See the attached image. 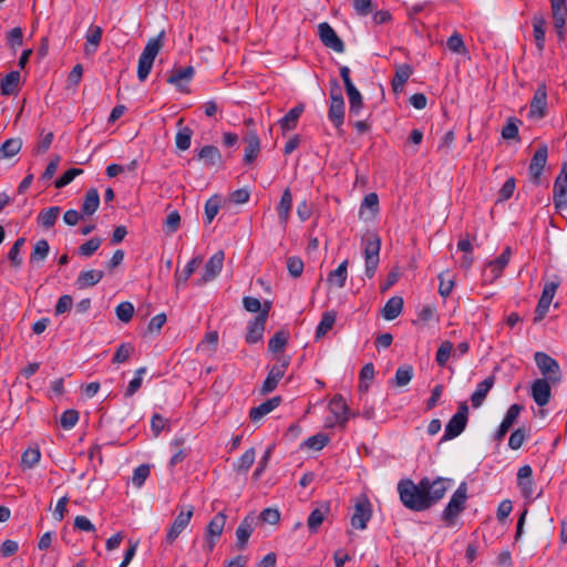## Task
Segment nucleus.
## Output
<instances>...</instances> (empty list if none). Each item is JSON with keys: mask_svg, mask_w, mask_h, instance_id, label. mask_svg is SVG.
<instances>
[{"mask_svg": "<svg viewBox=\"0 0 567 567\" xmlns=\"http://www.w3.org/2000/svg\"><path fill=\"white\" fill-rule=\"evenodd\" d=\"M450 480L423 477L417 484L411 478L398 483V493L402 504L414 512H423L439 503L449 488Z\"/></svg>", "mask_w": 567, "mask_h": 567, "instance_id": "1", "label": "nucleus"}, {"mask_svg": "<svg viewBox=\"0 0 567 567\" xmlns=\"http://www.w3.org/2000/svg\"><path fill=\"white\" fill-rule=\"evenodd\" d=\"M165 32L161 31L156 37L150 39L143 49L137 64V78L145 81L152 70L155 58L164 45Z\"/></svg>", "mask_w": 567, "mask_h": 567, "instance_id": "2", "label": "nucleus"}, {"mask_svg": "<svg viewBox=\"0 0 567 567\" xmlns=\"http://www.w3.org/2000/svg\"><path fill=\"white\" fill-rule=\"evenodd\" d=\"M362 243L364 245V274L371 279L375 275L380 262L381 238L377 233L372 231L362 237Z\"/></svg>", "mask_w": 567, "mask_h": 567, "instance_id": "3", "label": "nucleus"}, {"mask_svg": "<svg viewBox=\"0 0 567 567\" xmlns=\"http://www.w3.org/2000/svg\"><path fill=\"white\" fill-rule=\"evenodd\" d=\"M467 501V485L465 482L461 483L457 489L453 493L450 502L442 513V518L446 526H453L456 523L458 515L465 509Z\"/></svg>", "mask_w": 567, "mask_h": 567, "instance_id": "4", "label": "nucleus"}, {"mask_svg": "<svg viewBox=\"0 0 567 567\" xmlns=\"http://www.w3.org/2000/svg\"><path fill=\"white\" fill-rule=\"evenodd\" d=\"M290 360L291 359L289 355H284V354L276 355V363L270 368L268 375L262 383V386H261L262 394H268L277 388L279 381L284 378V375L287 371V368L290 364Z\"/></svg>", "mask_w": 567, "mask_h": 567, "instance_id": "5", "label": "nucleus"}, {"mask_svg": "<svg viewBox=\"0 0 567 567\" xmlns=\"http://www.w3.org/2000/svg\"><path fill=\"white\" fill-rule=\"evenodd\" d=\"M468 420V406L466 402H461L457 412L450 419L445 426L442 441H449L458 436L466 427Z\"/></svg>", "mask_w": 567, "mask_h": 567, "instance_id": "6", "label": "nucleus"}, {"mask_svg": "<svg viewBox=\"0 0 567 567\" xmlns=\"http://www.w3.org/2000/svg\"><path fill=\"white\" fill-rule=\"evenodd\" d=\"M537 368L543 374V379L551 381L553 384L561 380V371L558 362L549 354L538 351L534 355Z\"/></svg>", "mask_w": 567, "mask_h": 567, "instance_id": "7", "label": "nucleus"}, {"mask_svg": "<svg viewBox=\"0 0 567 567\" xmlns=\"http://www.w3.org/2000/svg\"><path fill=\"white\" fill-rule=\"evenodd\" d=\"M194 515V506L187 505L183 506L178 513V515L175 517L173 524L167 530L165 542L168 545H172L177 537L182 534V532L187 527L189 524L192 517Z\"/></svg>", "mask_w": 567, "mask_h": 567, "instance_id": "8", "label": "nucleus"}, {"mask_svg": "<svg viewBox=\"0 0 567 567\" xmlns=\"http://www.w3.org/2000/svg\"><path fill=\"white\" fill-rule=\"evenodd\" d=\"M547 115V85L542 82L533 95L529 105L528 118L542 120Z\"/></svg>", "mask_w": 567, "mask_h": 567, "instance_id": "9", "label": "nucleus"}, {"mask_svg": "<svg viewBox=\"0 0 567 567\" xmlns=\"http://www.w3.org/2000/svg\"><path fill=\"white\" fill-rule=\"evenodd\" d=\"M372 517V505L364 495L357 498L354 512L351 516V526L355 529H364Z\"/></svg>", "mask_w": 567, "mask_h": 567, "instance_id": "10", "label": "nucleus"}, {"mask_svg": "<svg viewBox=\"0 0 567 567\" xmlns=\"http://www.w3.org/2000/svg\"><path fill=\"white\" fill-rule=\"evenodd\" d=\"M227 515L224 512L217 513L208 523L206 527L205 542L208 551H213L217 540L223 534Z\"/></svg>", "mask_w": 567, "mask_h": 567, "instance_id": "11", "label": "nucleus"}, {"mask_svg": "<svg viewBox=\"0 0 567 567\" xmlns=\"http://www.w3.org/2000/svg\"><path fill=\"white\" fill-rule=\"evenodd\" d=\"M318 35L322 44L338 53H342L346 49L343 41L336 33L328 22L318 24Z\"/></svg>", "mask_w": 567, "mask_h": 567, "instance_id": "12", "label": "nucleus"}, {"mask_svg": "<svg viewBox=\"0 0 567 567\" xmlns=\"http://www.w3.org/2000/svg\"><path fill=\"white\" fill-rule=\"evenodd\" d=\"M548 157V147L546 144H542L537 147L536 152L534 153L529 166H528V173L530 176V181L538 185L540 183V176L543 173V169L547 163Z\"/></svg>", "mask_w": 567, "mask_h": 567, "instance_id": "13", "label": "nucleus"}, {"mask_svg": "<svg viewBox=\"0 0 567 567\" xmlns=\"http://www.w3.org/2000/svg\"><path fill=\"white\" fill-rule=\"evenodd\" d=\"M553 199L557 209L567 207V163H564L556 177L553 189Z\"/></svg>", "mask_w": 567, "mask_h": 567, "instance_id": "14", "label": "nucleus"}, {"mask_svg": "<svg viewBox=\"0 0 567 567\" xmlns=\"http://www.w3.org/2000/svg\"><path fill=\"white\" fill-rule=\"evenodd\" d=\"M554 29L558 40H565V23L567 17L566 0H550Z\"/></svg>", "mask_w": 567, "mask_h": 567, "instance_id": "15", "label": "nucleus"}, {"mask_svg": "<svg viewBox=\"0 0 567 567\" xmlns=\"http://www.w3.org/2000/svg\"><path fill=\"white\" fill-rule=\"evenodd\" d=\"M225 259V254L223 250L216 251L205 264L202 278L198 281V285H203L215 279L219 272L221 271L223 264Z\"/></svg>", "mask_w": 567, "mask_h": 567, "instance_id": "16", "label": "nucleus"}, {"mask_svg": "<svg viewBox=\"0 0 567 567\" xmlns=\"http://www.w3.org/2000/svg\"><path fill=\"white\" fill-rule=\"evenodd\" d=\"M328 408L334 415L336 423L341 427H346L351 414L344 398L341 394H334L330 400Z\"/></svg>", "mask_w": 567, "mask_h": 567, "instance_id": "17", "label": "nucleus"}, {"mask_svg": "<svg viewBox=\"0 0 567 567\" xmlns=\"http://www.w3.org/2000/svg\"><path fill=\"white\" fill-rule=\"evenodd\" d=\"M551 381L546 379H536L530 385V394L538 406L548 404L551 398Z\"/></svg>", "mask_w": 567, "mask_h": 567, "instance_id": "18", "label": "nucleus"}, {"mask_svg": "<svg viewBox=\"0 0 567 567\" xmlns=\"http://www.w3.org/2000/svg\"><path fill=\"white\" fill-rule=\"evenodd\" d=\"M330 513V503L322 502L316 507L307 519V527L311 534H316L319 532L322 523L327 518Z\"/></svg>", "mask_w": 567, "mask_h": 567, "instance_id": "19", "label": "nucleus"}, {"mask_svg": "<svg viewBox=\"0 0 567 567\" xmlns=\"http://www.w3.org/2000/svg\"><path fill=\"white\" fill-rule=\"evenodd\" d=\"M266 313H258L248 324L246 342L249 344L257 343L262 340L266 327Z\"/></svg>", "mask_w": 567, "mask_h": 567, "instance_id": "20", "label": "nucleus"}, {"mask_svg": "<svg viewBox=\"0 0 567 567\" xmlns=\"http://www.w3.org/2000/svg\"><path fill=\"white\" fill-rule=\"evenodd\" d=\"M197 158L204 162L206 167L220 166L223 157L220 151L214 145H205L197 152Z\"/></svg>", "mask_w": 567, "mask_h": 567, "instance_id": "21", "label": "nucleus"}, {"mask_svg": "<svg viewBox=\"0 0 567 567\" xmlns=\"http://www.w3.org/2000/svg\"><path fill=\"white\" fill-rule=\"evenodd\" d=\"M244 142L246 143L245 154H244V163L251 164L260 152V140L256 132H249L245 137Z\"/></svg>", "mask_w": 567, "mask_h": 567, "instance_id": "22", "label": "nucleus"}, {"mask_svg": "<svg viewBox=\"0 0 567 567\" xmlns=\"http://www.w3.org/2000/svg\"><path fill=\"white\" fill-rule=\"evenodd\" d=\"M413 73V69L410 64H399L395 66V74L391 81L392 90L395 94L403 91L405 83Z\"/></svg>", "mask_w": 567, "mask_h": 567, "instance_id": "23", "label": "nucleus"}, {"mask_svg": "<svg viewBox=\"0 0 567 567\" xmlns=\"http://www.w3.org/2000/svg\"><path fill=\"white\" fill-rule=\"evenodd\" d=\"M533 33L539 52L545 49L546 19L542 13H535L532 18Z\"/></svg>", "mask_w": 567, "mask_h": 567, "instance_id": "24", "label": "nucleus"}, {"mask_svg": "<svg viewBox=\"0 0 567 567\" xmlns=\"http://www.w3.org/2000/svg\"><path fill=\"white\" fill-rule=\"evenodd\" d=\"M494 383L495 377L489 375L477 384L476 390L471 395V402L473 408L476 409L483 404L484 400L487 396V393L493 388Z\"/></svg>", "mask_w": 567, "mask_h": 567, "instance_id": "25", "label": "nucleus"}, {"mask_svg": "<svg viewBox=\"0 0 567 567\" xmlns=\"http://www.w3.org/2000/svg\"><path fill=\"white\" fill-rule=\"evenodd\" d=\"M512 256L511 247H506L503 252L494 260L489 261L486 267L491 269L492 280L497 279L502 276L504 269L509 262Z\"/></svg>", "mask_w": 567, "mask_h": 567, "instance_id": "26", "label": "nucleus"}, {"mask_svg": "<svg viewBox=\"0 0 567 567\" xmlns=\"http://www.w3.org/2000/svg\"><path fill=\"white\" fill-rule=\"evenodd\" d=\"M252 524H254V517L246 516L241 520L239 526L237 527V529H236V537H237L236 546L239 549H244L246 547L248 539L254 532Z\"/></svg>", "mask_w": 567, "mask_h": 567, "instance_id": "27", "label": "nucleus"}, {"mask_svg": "<svg viewBox=\"0 0 567 567\" xmlns=\"http://www.w3.org/2000/svg\"><path fill=\"white\" fill-rule=\"evenodd\" d=\"M303 110L305 105L299 103L279 120L278 123L282 132L292 131L297 127L299 117L301 116Z\"/></svg>", "mask_w": 567, "mask_h": 567, "instance_id": "28", "label": "nucleus"}, {"mask_svg": "<svg viewBox=\"0 0 567 567\" xmlns=\"http://www.w3.org/2000/svg\"><path fill=\"white\" fill-rule=\"evenodd\" d=\"M281 402L280 396H274L262 402L258 406H255L249 412V417L252 422H257L262 419L265 415L275 410Z\"/></svg>", "mask_w": 567, "mask_h": 567, "instance_id": "29", "label": "nucleus"}, {"mask_svg": "<svg viewBox=\"0 0 567 567\" xmlns=\"http://www.w3.org/2000/svg\"><path fill=\"white\" fill-rule=\"evenodd\" d=\"M195 74V70L193 66H186V68H174L171 71L169 76L167 78V83L175 85L179 90L182 89V81L189 82Z\"/></svg>", "mask_w": 567, "mask_h": 567, "instance_id": "30", "label": "nucleus"}, {"mask_svg": "<svg viewBox=\"0 0 567 567\" xmlns=\"http://www.w3.org/2000/svg\"><path fill=\"white\" fill-rule=\"evenodd\" d=\"M348 260H343L337 269L329 272L327 282L337 288H343L348 277Z\"/></svg>", "mask_w": 567, "mask_h": 567, "instance_id": "31", "label": "nucleus"}, {"mask_svg": "<svg viewBox=\"0 0 567 567\" xmlns=\"http://www.w3.org/2000/svg\"><path fill=\"white\" fill-rule=\"evenodd\" d=\"M403 309V298L394 296L390 298L382 309V316L386 320H394L400 316Z\"/></svg>", "mask_w": 567, "mask_h": 567, "instance_id": "32", "label": "nucleus"}, {"mask_svg": "<svg viewBox=\"0 0 567 567\" xmlns=\"http://www.w3.org/2000/svg\"><path fill=\"white\" fill-rule=\"evenodd\" d=\"M103 276H104V274L102 270L91 269V270L82 271L76 279V286L80 289L92 287V286L96 285L97 282H100L102 280Z\"/></svg>", "mask_w": 567, "mask_h": 567, "instance_id": "33", "label": "nucleus"}, {"mask_svg": "<svg viewBox=\"0 0 567 567\" xmlns=\"http://www.w3.org/2000/svg\"><path fill=\"white\" fill-rule=\"evenodd\" d=\"M100 205V195L96 188H90L86 190L83 204H82V213L83 215L91 216L93 215Z\"/></svg>", "mask_w": 567, "mask_h": 567, "instance_id": "34", "label": "nucleus"}, {"mask_svg": "<svg viewBox=\"0 0 567 567\" xmlns=\"http://www.w3.org/2000/svg\"><path fill=\"white\" fill-rule=\"evenodd\" d=\"M203 259L200 256L194 257L192 260L187 262L183 271L175 274V281L176 287L183 286L187 282V280L190 278V276L196 271V269L202 264Z\"/></svg>", "mask_w": 567, "mask_h": 567, "instance_id": "35", "label": "nucleus"}, {"mask_svg": "<svg viewBox=\"0 0 567 567\" xmlns=\"http://www.w3.org/2000/svg\"><path fill=\"white\" fill-rule=\"evenodd\" d=\"M184 120L179 118L177 121V126H182ZM193 136V130L188 126L179 127L175 136L176 147L181 151H186L190 147V141Z\"/></svg>", "mask_w": 567, "mask_h": 567, "instance_id": "36", "label": "nucleus"}, {"mask_svg": "<svg viewBox=\"0 0 567 567\" xmlns=\"http://www.w3.org/2000/svg\"><path fill=\"white\" fill-rule=\"evenodd\" d=\"M292 208V195L290 188H286L278 205V217L282 224H287Z\"/></svg>", "mask_w": 567, "mask_h": 567, "instance_id": "37", "label": "nucleus"}, {"mask_svg": "<svg viewBox=\"0 0 567 567\" xmlns=\"http://www.w3.org/2000/svg\"><path fill=\"white\" fill-rule=\"evenodd\" d=\"M20 78L21 75L19 71L9 72L0 82L1 94H13L19 86Z\"/></svg>", "mask_w": 567, "mask_h": 567, "instance_id": "38", "label": "nucleus"}, {"mask_svg": "<svg viewBox=\"0 0 567 567\" xmlns=\"http://www.w3.org/2000/svg\"><path fill=\"white\" fill-rule=\"evenodd\" d=\"M60 210L61 209L58 206H53L48 209H42L37 217L38 224L45 229L53 227L58 219Z\"/></svg>", "mask_w": 567, "mask_h": 567, "instance_id": "39", "label": "nucleus"}, {"mask_svg": "<svg viewBox=\"0 0 567 567\" xmlns=\"http://www.w3.org/2000/svg\"><path fill=\"white\" fill-rule=\"evenodd\" d=\"M328 117L339 128L344 121V101H331Z\"/></svg>", "mask_w": 567, "mask_h": 567, "instance_id": "40", "label": "nucleus"}, {"mask_svg": "<svg viewBox=\"0 0 567 567\" xmlns=\"http://www.w3.org/2000/svg\"><path fill=\"white\" fill-rule=\"evenodd\" d=\"M41 458V452L39 446L27 449L21 455L20 466L24 470L34 467Z\"/></svg>", "mask_w": 567, "mask_h": 567, "instance_id": "41", "label": "nucleus"}, {"mask_svg": "<svg viewBox=\"0 0 567 567\" xmlns=\"http://www.w3.org/2000/svg\"><path fill=\"white\" fill-rule=\"evenodd\" d=\"M22 147V140L20 137H12L2 143L0 146V159L10 158L17 155Z\"/></svg>", "mask_w": 567, "mask_h": 567, "instance_id": "42", "label": "nucleus"}, {"mask_svg": "<svg viewBox=\"0 0 567 567\" xmlns=\"http://www.w3.org/2000/svg\"><path fill=\"white\" fill-rule=\"evenodd\" d=\"M337 313L336 311H326L323 312L321 320L317 327L316 330V338L320 339L324 337L329 330L332 329L333 324L336 323Z\"/></svg>", "mask_w": 567, "mask_h": 567, "instance_id": "43", "label": "nucleus"}, {"mask_svg": "<svg viewBox=\"0 0 567 567\" xmlns=\"http://www.w3.org/2000/svg\"><path fill=\"white\" fill-rule=\"evenodd\" d=\"M103 30L101 27H91L86 33L85 52H95L102 40Z\"/></svg>", "mask_w": 567, "mask_h": 567, "instance_id": "44", "label": "nucleus"}, {"mask_svg": "<svg viewBox=\"0 0 567 567\" xmlns=\"http://www.w3.org/2000/svg\"><path fill=\"white\" fill-rule=\"evenodd\" d=\"M50 246L47 239H40L33 246L30 262H42L49 255Z\"/></svg>", "mask_w": 567, "mask_h": 567, "instance_id": "45", "label": "nucleus"}, {"mask_svg": "<svg viewBox=\"0 0 567 567\" xmlns=\"http://www.w3.org/2000/svg\"><path fill=\"white\" fill-rule=\"evenodd\" d=\"M256 451L254 447L248 449L235 464V471L237 473H246L252 466L255 462Z\"/></svg>", "mask_w": 567, "mask_h": 567, "instance_id": "46", "label": "nucleus"}, {"mask_svg": "<svg viewBox=\"0 0 567 567\" xmlns=\"http://www.w3.org/2000/svg\"><path fill=\"white\" fill-rule=\"evenodd\" d=\"M349 97V110L351 114L358 115L363 106V99L358 89L350 87L346 90Z\"/></svg>", "mask_w": 567, "mask_h": 567, "instance_id": "47", "label": "nucleus"}, {"mask_svg": "<svg viewBox=\"0 0 567 567\" xmlns=\"http://www.w3.org/2000/svg\"><path fill=\"white\" fill-rule=\"evenodd\" d=\"M364 209H369L372 217L377 216L379 213V197L377 193H369L363 197L360 206V217L363 216Z\"/></svg>", "mask_w": 567, "mask_h": 567, "instance_id": "48", "label": "nucleus"}, {"mask_svg": "<svg viewBox=\"0 0 567 567\" xmlns=\"http://www.w3.org/2000/svg\"><path fill=\"white\" fill-rule=\"evenodd\" d=\"M522 121L516 117H509L506 122V124L502 128V137L504 140H518L519 133H518V124H520Z\"/></svg>", "mask_w": 567, "mask_h": 567, "instance_id": "49", "label": "nucleus"}, {"mask_svg": "<svg viewBox=\"0 0 567 567\" xmlns=\"http://www.w3.org/2000/svg\"><path fill=\"white\" fill-rule=\"evenodd\" d=\"M288 342V334L287 332L280 330L277 331L274 337L268 342V349L269 351L274 353L281 352L284 348L286 347Z\"/></svg>", "mask_w": 567, "mask_h": 567, "instance_id": "50", "label": "nucleus"}, {"mask_svg": "<svg viewBox=\"0 0 567 567\" xmlns=\"http://www.w3.org/2000/svg\"><path fill=\"white\" fill-rule=\"evenodd\" d=\"M413 377L412 365L404 364L398 368L394 377V383L398 386H404L410 383Z\"/></svg>", "mask_w": 567, "mask_h": 567, "instance_id": "51", "label": "nucleus"}, {"mask_svg": "<svg viewBox=\"0 0 567 567\" xmlns=\"http://www.w3.org/2000/svg\"><path fill=\"white\" fill-rule=\"evenodd\" d=\"M24 243H25L24 237L18 238L8 252V259L11 261V264L14 268H19L22 264V258L20 257V250H21L22 246L24 245Z\"/></svg>", "mask_w": 567, "mask_h": 567, "instance_id": "52", "label": "nucleus"}, {"mask_svg": "<svg viewBox=\"0 0 567 567\" xmlns=\"http://www.w3.org/2000/svg\"><path fill=\"white\" fill-rule=\"evenodd\" d=\"M7 44L9 48L16 52L19 47L23 43V31L20 27H16L7 32L6 35Z\"/></svg>", "mask_w": 567, "mask_h": 567, "instance_id": "53", "label": "nucleus"}, {"mask_svg": "<svg viewBox=\"0 0 567 567\" xmlns=\"http://www.w3.org/2000/svg\"><path fill=\"white\" fill-rule=\"evenodd\" d=\"M447 49L457 54H465L467 53V49L464 44L463 38L460 33L455 32L453 33L446 41Z\"/></svg>", "mask_w": 567, "mask_h": 567, "instance_id": "54", "label": "nucleus"}, {"mask_svg": "<svg viewBox=\"0 0 567 567\" xmlns=\"http://www.w3.org/2000/svg\"><path fill=\"white\" fill-rule=\"evenodd\" d=\"M116 317L122 322H130L134 315V306L130 301H123L115 308Z\"/></svg>", "mask_w": 567, "mask_h": 567, "instance_id": "55", "label": "nucleus"}, {"mask_svg": "<svg viewBox=\"0 0 567 567\" xmlns=\"http://www.w3.org/2000/svg\"><path fill=\"white\" fill-rule=\"evenodd\" d=\"M453 350V343L451 341H443L437 349L435 361L440 367H444L449 361Z\"/></svg>", "mask_w": 567, "mask_h": 567, "instance_id": "56", "label": "nucleus"}, {"mask_svg": "<svg viewBox=\"0 0 567 567\" xmlns=\"http://www.w3.org/2000/svg\"><path fill=\"white\" fill-rule=\"evenodd\" d=\"M527 430L525 427H518L512 432L508 439V446L512 450H518L527 437Z\"/></svg>", "mask_w": 567, "mask_h": 567, "instance_id": "57", "label": "nucleus"}, {"mask_svg": "<svg viewBox=\"0 0 567 567\" xmlns=\"http://www.w3.org/2000/svg\"><path fill=\"white\" fill-rule=\"evenodd\" d=\"M134 352V347L131 343H122L113 355V363H123L130 359Z\"/></svg>", "mask_w": 567, "mask_h": 567, "instance_id": "58", "label": "nucleus"}, {"mask_svg": "<svg viewBox=\"0 0 567 567\" xmlns=\"http://www.w3.org/2000/svg\"><path fill=\"white\" fill-rule=\"evenodd\" d=\"M330 439L327 434L318 433L308 437L305 442L306 446L316 451L322 450L328 443Z\"/></svg>", "mask_w": 567, "mask_h": 567, "instance_id": "59", "label": "nucleus"}, {"mask_svg": "<svg viewBox=\"0 0 567 567\" xmlns=\"http://www.w3.org/2000/svg\"><path fill=\"white\" fill-rule=\"evenodd\" d=\"M150 473H151L150 465L142 464V465L137 466L133 472L132 483L136 487H141L144 484V482L146 481V478L150 476Z\"/></svg>", "mask_w": 567, "mask_h": 567, "instance_id": "60", "label": "nucleus"}, {"mask_svg": "<svg viewBox=\"0 0 567 567\" xmlns=\"http://www.w3.org/2000/svg\"><path fill=\"white\" fill-rule=\"evenodd\" d=\"M83 173V169L81 168H70L65 171L55 182L54 186L56 188H62L66 185H69L76 176L81 175Z\"/></svg>", "mask_w": 567, "mask_h": 567, "instance_id": "61", "label": "nucleus"}, {"mask_svg": "<svg viewBox=\"0 0 567 567\" xmlns=\"http://www.w3.org/2000/svg\"><path fill=\"white\" fill-rule=\"evenodd\" d=\"M219 198L217 196L210 197L205 204L206 224H210L219 212Z\"/></svg>", "mask_w": 567, "mask_h": 567, "instance_id": "62", "label": "nucleus"}, {"mask_svg": "<svg viewBox=\"0 0 567 567\" xmlns=\"http://www.w3.org/2000/svg\"><path fill=\"white\" fill-rule=\"evenodd\" d=\"M101 244V238L93 237L79 247V254L85 257H90L100 248Z\"/></svg>", "mask_w": 567, "mask_h": 567, "instance_id": "63", "label": "nucleus"}, {"mask_svg": "<svg viewBox=\"0 0 567 567\" xmlns=\"http://www.w3.org/2000/svg\"><path fill=\"white\" fill-rule=\"evenodd\" d=\"M78 421L79 412L73 409L64 411L60 417V424L65 430L72 429L78 423Z\"/></svg>", "mask_w": 567, "mask_h": 567, "instance_id": "64", "label": "nucleus"}]
</instances>
